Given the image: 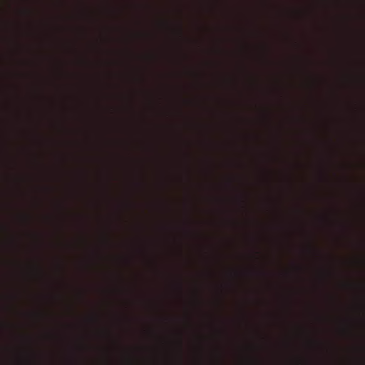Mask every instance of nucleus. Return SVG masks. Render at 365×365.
Instances as JSON below:
<instances>
[{
	"label": "nucleus",
	"instance_id": "obj_1",
	"mask_svg": "<svg viewBox=\"0 0 365 365\" xmlns=\"http://www.w3.org/2000/svg\"><path fill=\"white\" fill-rule=\"evenodd\" d=\"M92 319L94 320V321H96V317H93Z\"/></svg>",
	"mask_w": 365,
	"mask_h": 365
},
{
	"label": "nucleus",
	"instance_id": "obj_2",
	"mask_svg": "<svg viewBox=\"0 0 365 365\" xmlns=\"http://www.w3.org/2000/svg\"><path fill=\"white\" fill-rule=\"evenodd\" d=\"M179 286H180V289H182V284H180V285H179Z\"/></svg>",
	"mask_w": 365,
	"mask_h": 365
}]
</instances>
